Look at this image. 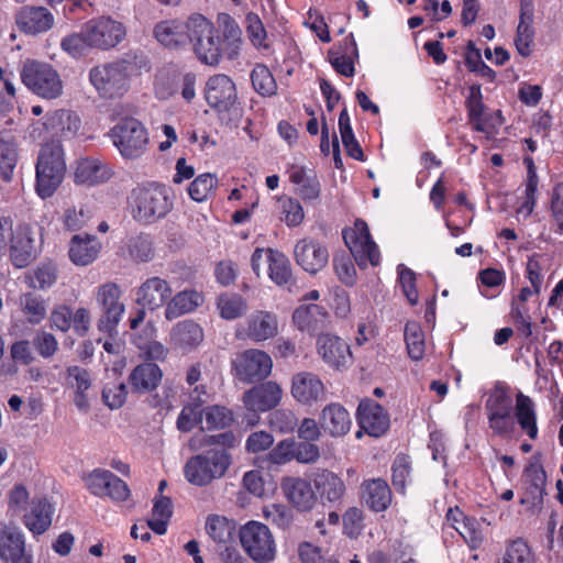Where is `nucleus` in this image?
<instances>
[{"label": "nucleus", "instance_id": "obj_1", "mask_svg": "<svg viewBox=\"0 0 563 563\" xmlns=\"http://www.w3.org/2000/svg\"><path fill=\"white\" fill-rule=\"evenodd\" d=\"M35 169L36 192L41 198L51 197L62 184L66 172L64 151L59 142H51L42 146Z\"/></svg>", "mask_w": 563, "mask_h": 563}, {"label": "nucleus", "instance_id": "obj_2", "mask_svg": "<svg viewBox=\"0 0 563 563\" xmlns=\"http://www.w3.org/2000/svg\"><path fill=\"white\" fill-rule=\"evenodd\" d=\"M231 465V455L225 450H208L191 456L184 466L186 479L195 486H207L224 476Z\"/></svg>", "mask_w": 563, "mask_h": 563}, {"label": "nucleus", "instance_id": "obj_3", "mask_svg": "<svg viewBox=\"0 0 563 563\" xmlns=\"http://www.w3.org/2000/svg\"><path fill=\"white\" fill-rule=\"evenodd\" d=\"M109 136L125 159L142 157L150 143L146 128L140 120L132 117L120 119L111 128Z\"/></svg>", "mask_w": 563, "mask_h": 563}, {"label": "nucleus", "instance_id": "obj_4", "mask_svg": "<svg viewBox=\"0 0 563 563\" xmlns=\"http://www.w3.org/2000/svg\"><path fill=\"white\" fill-rule=\"evenodd\" d=\"M21 81L34 95L52 100L63 93L58 71L48 63L26 59L20 70Z\"/></svg>", "mask_w": 563, "mask_h": 563}, {"label": "nucleus", "instance_id": "obj_5", "mask_svg": "<svg viewBox=\"0 0 563 563\" xmlns=\"http://www.w3.org/2000/svg\"><path fill=\"white\" fill-rule=\"evenodd\" d=\"M131 208L134 219L139 221L163 218L173 208L169 190L157 184L135 188L131 192Z\"/></svg>", "mask_w": 563, "mask_h": 563}, {"label": "nucleus", "instance_id": "obj_6", "mask_svg": "<svg viewBox=\"0 0 563 563\" xmlns=\"http://www.w3.org/2000/svg\"><path fill=\"white\" fill-rule=\"evenodd\" d=\"M197 58L210 66L219 64L222 56V42L213 24L197 14L189 19V41Z\"/></svg>", "mask_w": 563, "mask_h": 563}, {"label": "nucleus", "instance_id": "obj_7", "mask_svg": "<svg viewBox=\"0 0 563 563\" xmlns=\"http://www.w3.org/2000/svg\"><path fill=\"white\" fill-rule=\"evenodd\" d=\"M240 540L247 555L256 563L272 562L276 556V543L268 527L250 521L241 527Z\"/></svg>", "mask_w": 563, "mask_h": 563}, {"label": "nucleus", "instance_id": "obj_8", "mask_svg": "<svg viewBox=\"0 0 563 563\" xmlns=\"http://www.w3.org/2000/svg\"><path fill=\"white\" fill-rule=\"evenodd\" d=\"M89 80L100 96L115 98L129 89L128 67L123 63H109L91 68Z\"/></svg>", "mask_w": 563, "mask_h": 563}, {"label": "nucleus", "instance_id": "obj_9", "mask_svg": "<svg viewBox=\"0 0 563 563\" xmlns=\"http://www.w3.org/2000/svg\"><path fill=\"white\" fill-rule=\"evenodd\" d=\"M343 239L360 267L379 264L380 255L376 243L372 240L368 227L363 220H356L354 228L343 231Z\"/></svg>", "mask_w": 563, "mask_h": 563}, {"label": "nucleus", "instance_id": "obj_10", "mask_svg": "<svg viewBox=\"0 0 563 563\" xmlns=\"http://www.w3.org/2000/svg\"><path fill=\"white\" fill-rule=\"evenodd\" d=\"M234 375L244 383L266 378L273 368L271 356L262 350L249 349L238 354L232 362Z\"/></svg>", "mask_w": 563, "mask_h": 563}, {"label": "nucleus", "instance_id": "obj_11", "mask_svg": "<svg viewBox=\"0 0 563 563\" xmlns=\"http://www.w3.org/2000/svg\"><path fill=\"white\" fill-rule=\"evenodd\" d=\"M279 333L278 316L268 310H254L235 332L236 338L262 343Z\"/></svg>", "mask_w": 563, "mask_h": 563}, {"label": "nucleus", "instance_id": "obj_12", "mask_svg": "<svg viewBox=\"0 0 563 563\" xmlns=\"http://www.w3.org/2000/svg\"><path fill=\"white\" fill-rule=\"evenodd\" d=\"M121 289L115 283H106L98 287L96 301L101 309L98 320V329L103 332H112L119 324L125 310L120 301Z\"/></svg>", "mask_w": 563, "mask_h": 563}, {"label": "nucleus", "instance_id": "obj_13", "mask_svg": "<svg viewBox=\"0 0 563 563\" xmlns=\"http://www.w3.org/2000/svg\"><path fill=\"white\" fill-rule=\"evenodd\" d=\"M84 27L86 40L92 48L108 49L114 47L125 35L122 23L106 16L90 20Z\"/></svg>", "mask_w": 563, "mask_h": 563}, {"label": "nucleus", "instance_id": "obj_14", "mask_svg": "<svg viewBox=\"0 0 563 563\" xmlns=\"http://www.w3.org/2000/svg\"><path fill=\"white\" fill-rule=\"evenodd\" d=\"M85 483L89 492L98 497H109L114 501H124L130 497L126 483L108 470H93L85 477Z\"/></svg>", "mask_w": 563, "mask_h": 563}, {"label": "nucleus", "instance_id": "obj_15", "mask_svg": "<svg viewBox=\"0 0 563 563\" xmlns=\"http://www.w3.org/2000/svg\"><path fill=\"white\" fill-rule=\"evenodd\" d=\"M205 97L207 103L218 112H229L238 101L235 84L224 74L214 75L207 81Z\"/></svg>", "mask_w": 563, "mask_h": 563}, {"label": "nucleus", "instance_id": "obj_16", "mask_svg": "<svg viewBox=\"0 0 563 563\" xmlns=\"http://www.w3.org/2000/svg\"><path fill=\"white\" fill-rule=\"evenodd\" d=\"M173 295L170 284L159 277L152 276L146 278L135 290V302L143 308L156 310L163 306H167Z\"/></svg>", "mask_w": 563, "mask_h": 563}, {"label": "nucleus", "instance_id": "obj_17", "mask_svg": "<svg viewBox=\"0 0 563 563\" xmlns=\"http://www.w3.org/2000/svg\"><path fill=\"white\" fill-rule=\"evenodd\" d=\"M19 30L29 35L48 32L55 23L54 14L42 5H24L15 13Z\"/></svg>", "mask_w": 563, "mask_h": 563}, {"label": "nucleus", "instance_id": "obj_18", "mask_svg": "<svg viewBox=\"0 0 563 563\" xmlns=\"http://www.w3.org/2000/svg\"><path fill=\"white\" fill-rule=\"evenodd\" d=\"M297 264L309 274L320 272L329 261V252L320 242L305 238L297 242L294 250Z\"/></svg>", "mask_w": 563, "mask_h": 563}, {"label": "nucleus", "instance_id": "obj_19", "mask_svg": "<svg viewBox=\"0 0 563 563\" xmlns=\"http://www.w3.org/2000/svg\"><path fill=\"white\" fill-rule=\"evenodd\" d=\"M290 393L297 402L311 406L324 399L325 388L316 374L300 372L292 376Z\"/></svg>", "mask_w": 563, "mask_h": 563}, {"label": "nucleus", "instance_id": "obj_20", "mask_svg": "<svg viewBox=\"0 0 563 563\" xmlns=\"http://www.w3.org/2000/svg\"><path fill=\"white\" fill-rule=\"evenodd\" d=\"M8 253L16 268L26 267L36 257L34 231L30 225L20 224L15 228Z\"/></svg>", "mask_w": 563, "mask_h": 563}, {"label": "nucleus", "instance_id": "obj_21", "mask_svg": "<svg viewBox=\"0 0 563 563\" xmlns=\"http://www.w3.org/2000/svg\"><path fill=\"white\" fill-rule=\"evenodd\" d=\"M0 558L5 562L32 563L31 555L25 553L23 532L8 525H0Z\"/></svg>", "mask_w": 563, "mask_h": 563}, {"label": "nucleus", "instance_id": "obj_22", "mask_svg": "<svg viewBox=\"0 0 563 563\" xmlns=\"http://www.w3.org/2000/svg\"><path fill=\"white\" fill-rule=\"evenodd\" d=\"M282 396V387L277 383L269 380L245 391L243 402L250 411L264 412L276 407L280 402Z\"/></svg>", "mask_w": 563, "mask_h": 563}, {"label": "nucleus", "instance_id": "obj_23", "mask_svg": "<svg viewBox=\"0 0 563 563\" xmlns=\"http://www.w3.org/2000/svg\"><path fill=\"white\" fill-rule=\"evenodd\" d=\"M357 420L361 428L373 437L384 434L389 428V416L386 410L372 399H364L357 408Z\"/></svg>", "mask_w": 563, "mask_h": 563}, {"label": "nucleus", "instance_id": "obj_24", "mask_svg": "<svg viewBox=\"0 0 563 563\" xmlns=\"http://www.w3.org/2000/svg\"><path fill=\"white\" fill-rule=\"evenodd\" d=\"M317 351L328 365L335 368L346 366L352 356L349 344L330 333H322L318 336Z\"/></svg>", "mask_w": 563, "mask_h": 563}, {"label": "nucleus", "instance_id": "obj_25", "mask_svg": "<svg viewBox=\"0 0 563 563\" xmlns=\"http://www.w3.org/2000/svg\"><path fill=\"white\" fill-rule=\"evenodd\" d=\"M319 423L323 432L332 438H340L351 430L352 419L341 404L331 402L321 410Z\"/></svg>", "mask_w": 563, "mask_h": 563}, {"label": "nucleus", "instance_id": "obj_26", "mask_svg": "<svg viewBox=\"0 0 563 563\" xmlns=\"http://www.w3.org/2000/svg\"><path fill=\"white\" fill-rule=\"evenodd\" d=\"M287 499L300 511L310 510L317 500L311 484L303 478L287 477L282 483Z\"/></svg>", "mask_w": 563, "mask_h": 563}, {"label": "nucleus", "instance_id": "obj_27", "mask_svg": "<svg viewBox=\"0 0 563 563\" xmlns=\"http://www.w3.org/2000/svg\"><path fill=\"white\" fill-rule=\"evenodd\" d=\"M101 251L100 241L89 234H76L70 239L68 255L77 266H87L93 263Z\"/></svg>", "mask_w": 563, "mask_h": 563}, {"label": "nucleus", "instance_id": "obj_28", "mask_svg": "<svg viewBox=\"0 0 563 563\" xmlns=\"http://www.w3.org/2000/svg\"><path fill=\"white\" fill-rule=\"evenodd\" d=\"M289 179L297 186L296 192L306 202H316L321 195V185L313 169L302 166H291Z\"/></svg>", "mask_w": 563, "mask_h": 563}, {"label": "nucleus", "instance_id": "obj_29", "mask_svg": "<svg viewBox=\"0 0 563 563\" xmlns=\"http://www.w3.org/2000/svg\"><path fill=\"white\" fill-rule=\"evenodd\" d=\"M155 38L168 48H178L189 41V20L186 23L176 20H166L154 27Z\"/></svg>", "mask_w": 563, "mask_h": 563}, {"label": "nucleus", "instance_id": "obj_30", "mask_svg": "<svg viewBox=\"0 0 563 563\" xmlns=\"http://www.w3.org/2000/svg\"><path fill=\"white\" fill-rule=\"evenodd\" d=\"M330 316L328 311L319 305H303L298 307L292 321L300 331L316 332L328 327Z\"/></svg>", "mask_w": 563, "mask_h": 563}, {"label": "nucleus", "instance_id": "obj_31", "mask_svg": "<svg viewBox=\"0 0 563 563\" xmlns=\"http://www.w3.org/2000/svg\"><path fill=\"white\" fill-rule=\"evenodd\" d=\"M313 484L322 501L339 504L345 494V485L342 478L328 470L317 472Z\"/></svg>", "mask_w": 563, "mask_h": 563}, {"label": "nucleus", "instance_id": "obj_32", "mask_svg": "<svg viewBox=\"0 0 563 563\" xmlns=\"http://www.w3.org/2000/svg\"><path fill=\"white\" fill-rule=\"evenodd\" d=\"M163 377L161 368L155 363H142L130 374L129 382L134 393L146 394L155 390Z\"/></svg>", "mask_w": 563, "mask_h": 563}, {"label": "nucleus", "instance_id": "obj_33", "mask_svg": "<svg viewBox=\"0 0 563 563\" xmlns=\"http://www.w3.org/2000/svg\"><path fill=\"white\" fill-rule=\"evenodd\" d=\"M362 497L374 511H384L391 503V490L386 481L373 478L362 484Z\"/></svg>", "mask_w": 563, "mask_h": 563}, {"label": "nucleus", "instance_id": "obj_34", "mask_svg": "<svg viewBox=\"0 0 563 563\" xmlns=\"http://www.w3.org/2000/svg\"><path fill=\"white\" fill-rule=\"evenodd\" d=\"M202 395L206 396V391L200 390L199 387H196L190 394V401L184 406L177 419V428L180 431L189 432L202 421L203 410H201V406L206 402V399L201 397Z\"/></svg>", "mask_w": 563, "mask_h": 563}, {"label": "nucleus", "instance_id": "obj_35", "mask_svg": "<svg viewBox=\"0 0 563 563\" xmlns=\"http://www.w3.org/2000/svg\"><path fill=\"white\" fill-rule=\"evenodd\" d=\"M170 340L183 351L191 350L203 341V330L198 323L185 320L173 328Z\"/></svg>", "mask_w": 563, "mask_h": 563}, {"label": "nucleus", "instance_id": "obj_36", "mask_svg": "<svg viewBox=\"0 0 563 563\" xmlns=\"http://www.w3.org/2000/svg\"><path fill=\"white\" fill-rule=\"evenodd\" d=\"M44 124L54 136L69 137L79 130L80 120L74 112L62 109L49 114Z\"/></svg>", "mask_w": 563, "mask_h": 563}, {"label": "nucleus", "instance_id": "obj_37", "mask_svg": "<svg viewBox=\"0 0 563 563\" xmlns=\"http://www.w3.org/2000/svg\"><path fill=\"white\" fill-rule=\"evenodd\" d=\"M18 163V145L14 135L9 131L0 132V176L10 181Z\"/></svg>", "mask_w": 563, "mask_h": 563}, {"label": "nucleus", "instance_id": "obj_38", "mask_svg": "<svg viewBox=\"0 0 563 563\" xmlns=\"http://www.w3.org/2000/svg\"><path fill=\"white\" fill-rule=\"evenodd\" d=\"M52 506L45 499L33 500L24 516L26 528L34 534L44 533L52 525Z\"/></svg>", "mask_w": 563, "mask_h": 563}, {"label": "nucleus", "instance_id": "obj_39", "mask_svg": "<svg viewBox=\"0 0 563 563\" xmlns=\"http://www.w3.org/2000/svg\"><path fill=\"white\" fill-rule=\"evenodd\" d=\"M110 176L111 173L106 165L90 158L80 159L75 170V181L88 186L106 181Z\"/></svg>", "mask_w": 563, "mask_h": 563}, {"label": "nucleus", "instance_id": "obj_40", "mask_svg": "<svg viewBox=\"0 0 563 563\" xmlns=\"http://www.w3.org/2000/svg\"><path fill=\"white\" fill-rule=\"evenodd\" d=\"M202 302V296L195 290H183L167 302L165 318L174 320L185 313L194 311Z\"/></svg>", "mask_w": 563, "mask_h": 563}, {"label": "nucleus", "instance_id": "obj_41", "mask_svg": "<svg viewBox=\"0 0 563 563\" xmlns=\"http://www.w3.org/2000/svg\"><path fill=\"white\" fill-rule=\"evenodd\" d=\"M216 308L223 320L231 321L245 316L249 305L240 294L223 292L217 297Z\"/></svg>", "mask_w": 563, "mask_h": 563}, {"label": "nucleus", "instance_id": "obj_42", "mask_svg": "<svg viewBox=\"0 0 563 563\" xmlns=\"http://www.w3.org/2000/svg\"><path fill=\"white\" fill-rule=\"evenodd\" d=\"M206 531L220 548L228 543H234L236 525L225 517L213 515L207 519Z\"/></svg>", "mask_w": 563, "mask_h": 563}, {"label": "nucleus", "instance_id": "obj_43", "mask_svg": "<svg viewBox=\"0 0 563 563\" xmlns=\"http://www.w3.org/2000/svg\"><path fill=\"white\" fill-rule=\"evenodd\" d=\"M483 96L481 91V86L473 85L470 87V96L466 100V108L468 111V120L470 123L473 125V128L482 133H485L487 135L492 134L493 131L490 130L486 119L484 118V103H483Z\"/></svg>", "mask_w": 563, "mask_h": 563}, {"label": "nucleus", "instance_id": "obj_44", "mask_svg": "<svg viewBox=\"0 0 563 563\" xmlns=\"http://www.w3.org/2000/svg\"><path fill=\"white\" fill-rule=\"evenodd\" d=\"M516 418L520 428L534 440L538 437V427L533 401L522 393L516 398Z\"/></svg>", "mask_w": 563, "mask_h": 563}, {"label": "nucleus", "instance_id": "obj_45", "mask_svg": "<svg viewBox=\"0 0 563 563\" xmlns=\"http://www.w3.org/2000/svg\"><path fill=\"white\" fill-rule=\"evenodd\" d=\"M58 269L53 262H42L25 276L26 283L31 288L46 290L57 280Z\"/></svg>", "mask_w": 563, "mask_h": 563}, {"label": "nucleus", "instance_id": "obj_46", "mask_svg": "<svg viewBox=\"0 0 563 563\" xmlns=\"http://www.w3.org/2000/svg\"><path fill=\"white\" fill-rule=\"evenodd\" d=\"M172 515L173 504L170 498L161 495L154 500L152 518L147 520V526L155 533L159 536L165 534Z\"/></svg>", "mask_w": 563, "mask_h": 563}, {"label": "nucleus", "instance_id": "obj_47", "mask_svg": "<svg viewBox=\"0 0 563 563\" xmlns=\"http://www.w3.org/2000/svg\"><path fill=\"white\" fill-rule=\"evenodd\" d=\"M267 264L271 279L277 285H288L291 268L288 258L279 251L267 249Z\"/></svg>", "mask_w": 563, "mask_h": 563}, {"label": "nucleus", "instance_id": "obj_48", "mask_svg": "<svg viewBox=\"0 0 563 563\" xmlns=\"http://www.w3.org/2000/svg\"><path fill=\"white\" fill-rule=\"evenodd\" d=\"M20 308L31 324L41 323L47 314L46 300L33 292H26L20 297Z\"/></svg>", "mask_w": 563, "mask_h": 563}, {"label": "nucleus", "instance_id": "obj_49", "mask_svg": "<svg viewBox=\"0 0 563 563\" xmlns=\"http://www.w3.org/2000/svg\"><path fill=\"white\" fill-rule=\"evenodd\" d=\"M339 131L341 135L342 144L347 153L349 156L356 161H364V154L363 151L357 142V140L354 136L352 126H351V120L350 115L347 113L346 109H343L339 115Z\"/></svg>", "mask_w": 563, "mask_h": 563}, {"label": "nucleus", "instance_id": "obj_50", "mask_svg": "<svg viewBox=\"0 0 563 563\" xmlns=\"http://www.w3.org/2000/svg\"><path fill=\"white\" fill-rule=\"evenodd\" d=\"M129 257L135 263L151 262L155 256L153 242L148 235L132 236L126 242Z\"/></svg>", "mask_w": 563, "mask_h": 563}, {"label": "nucleus", "instance_id": "obj_51", "mask_svg": "<svg viewBox=\"0 0 563 563\" xmlns=\"http://www.w3.org/2000/svg\"><path fill=\"white\" fill-rule=\"evenodd\" d=\"M405 342L407 345L408 355L413 361H419L424 355V334L418 322L409 321L405 327Z\"/></svg>", "mask_w": 563, "mask_h": 563}, {"label": "nucleus", "instance_id": "obj_52", "mask_svg": "<svg viewBox=\"0 0 563 563\" xmlns=\"http://www.w3.org/2000/svg\"><path fill=\"white\" fill-rule=\"evenodd\" d=\"M485 408L487 417L511 415L512 400L503 387L495 386L486 400Z\"/></svg>", "mask_w": 563, "mask_h": 563}, {"label": "nucleus", "instance_id": "obj_53", "mask_svg": "<svg viewBox=\"0 0 563 563\" xmlns=\"http://www.w3.org/2000/svg\"><path fill=\"white\" fill-rule=\"evenodd\" d=\"M218 184L216 175L206 173L196 177L188 187L190 198L197 202L206 201L214 191Z\"/></svg>", "mask_w": 563, "mask_h": 563}, {"label": "nucleus", "instance_id": "obj_54", "mask_svg": "<svg viewBox=\"0 0 563 563\" xmlns=\"http://www.w3.org/2000/svg\"><path fill=\"white\" fill-rule=\"evenodd\" d=\"M498 563H536L534 555L522 539L511 541Z\"/></svg>", "mask_w": 563, "mask_h": 563}, {"label": "nucleus", "instance_id": "obj_55", "mask_svg": "<svg viewBox=\"0 0 563 563\" xmlns=\"http://www.w3.org/2000/svg\"><path fill=\"white\" fill-rule=\"evenodd\" d=\"M282 220L287 227H298L305 219V212L301 203L296 198L280 197L278 198Z\"/></svg>", "mask_w": 563, "mask_h": 563}, {"label": "nucleus", "instance_id": "obj_56", "mask_svg": "<svg viewBox=\"0 0 563 563\" xmlns=\"http://www.w3.org/2000/svg\"><path fill=\"white\" fill-rule=\"evenodd\" d=\"M251 80L254 89L262 96L276 93L277 85L269 69L264 65H256L252 70Z\"/></svg>", "mask_w": 563, "mask_h": 563}, {"label": "nucleus", "instance_id": "obj_57", "mask_svg": "<svg viewBox=\"0 0 563 563\" xmlns=\"http://www.w3.org/2000/svg\"><path fill=\"white\" fill-rule=\"evenodd\" d=\"M531 16L525 11L521 12L520 22L517 27V36L515 40L516 48L518 53L527 57L531 53V43L533 40V31L530 26Z\"/></svg>", "mask_w": 563, "mask_h": 563}, {"label": "nucleus", "instance_id": "obj_58", "mask_svg": "<svg viewBox=\"0 0 563 563\" xmlns=\"http://www.w3.org/2000/svg\"><path fill=\"white\" fill-rule=\"evenodd\" d=\"M263 517L272 525L286 530L292 522V511L286 505L269 504L263 507Z\"/></svg>", "mask_w": 563, "mask_h": 563}, {"label": "nucleus", "instance_id": "obj_59", "mask_svg": "<svg viewBox=\"0 0 563 563\" xmlns=\"http://www.w3.org/2000/svg\"><path fill=\"white\" fill-rule=\"evenodd\" d=\"M208 429H224L233 422V413L223 406L214 405L203 410Z\"/></svg>", "mask_w": 563, "mask_h": 563}, {"label": "nucleus", "instance_id": "obj_60", "mask_svg": "<svg viewBox=\"0 0 563 563\" xmlns=\"http://www.w3.org/2000/svg\"><path fill=\"white\" fill-rule=\"evenodd\" d=\"M454 530L459 532L472 549H477L484 540V533L479 529V523L473 518H466L460 526H454Z\"/></svg>", "mask_w": 563, "mask_h": 563}, {"label": "nucleus", "instance_id": "obj_61", "mask_svg": "<svg viewBox=\"0 0 563 563\" xmlns=\"http://www.w3.org/2000/svg\"><path fill=\"white\" fill-rule=\"evenodd\" d=\"M126 386L124 383L107 384L102 390V398L104 404L110 409L121 408L126 400Z\"/></svg>", "mask_w": 563, "mask_h": 563}, {"label": "nucleus", "instance_id": "obj_62", "mask_svg": "<svg viewBox=\"0 0 563 563\" xmlns=\"http://www.w3.org/2000/svg\"><path fill=\"white\" fill-rule=\"evenodd\" d=\"M525 476L531 485V494L534 497L542 498L545 494L547 475L540 464H530L525 470Z\"/></svg>", "mask_w": 563, "mask_h": 563}, {"label": "nucleus", "instance_id": "obj_63", "mask_svg": "<svg viewBox=\"0 0 563 563\" xmlns=\"http://www.w3.org/2000/svg\"><path fill=\"white\" fill-rule=\"evenodd\" d=\"M36 352L44 358L52 357L58 350V342L54 334L38 330L33 338Z\"/></svg>", "mask_w": 563, "mask_h": 563}, {"label": "nucleus", "instance_id": "obj_64", "mask_svg": "<svg viewBox=\"0 0 563 563\" xmlns=\"http://www.w3.org/2000/svg\"><path fill=\"white\" fill-rule=\"evenodd\" d=\"M333 267L339 279L345 285H353L356 278L355 267L346 254H336L333 257Z\"/></svg>", "mask_w": 563, "mask_h": 563}]
</instances>
